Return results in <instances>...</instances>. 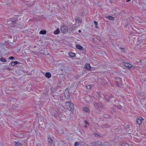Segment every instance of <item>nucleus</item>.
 Masks as SVG:
<instances>
[{
	"instance_id": "f257e3e1",
	"label": "nucleus",
	"mask_w": 146,
	"mask_h": 146,
	"mask_svg": "<svg viewBox=\"0 0 146 146\" xmlns=\"http://www.w3.org/2000/svg\"><path fill=\"white\" fill-rule=\"evenodd\" d=\"M65 108L66 109L71 111H73L74 110V106L73 104L69 102H65Z\"/></svg>"
},
{
	"instance_id": "f03ea898",
	"label": "nucleus",
	"mask_w": 146,
	"mask_h": 146,
	"mask_svg": "<svg viewBox=\"0 0 146 146\" xmlns=\"http://www.w3.org/2000/svg\"><path fill=\"white\" fill-rule=\"evenodd\" d=\"M61 30L62 32L64 33H66L68 32V29L64 25L61 26Z\"/></svg>"
},
{
	"instance_id": "7ed1b4c3",
	"label": "nucleus",
	"mask_w": 146,
	"mask_h": 146,
	"mask_svg": "<svg viewBox=\"0 0 146 146\" xmlns=\"http://www.w3.org/2000/svg\"><path fill=\"white\" fill-rule=\"evenodd\" d=\"M143 121V119L142 117H140L137 119V124L140 125H142Z\"/></svg>"
},
{
	"instance_id": "20e7f679",
	"label": "nucleus",
	"mask_w": 146,
	"mask_h": 146,
	"mask_svg": "<svg viewBox=\"0 0 146 146\" xmlns=\"http://www.w3.org/2000/svg\"><path fill=\"white\" fill-rule=\"evenodd\" d=\"M124 66L127 68L130 69L133 66L131 64L127 63H125L124 64Z\"/></svg>"
},
{
	"instance_id": "39448f33",
	"label": "nucleus",
	"mask_w": 146,
	"mask_h": 146,
	"mask_svg": "<svg viewBox=\"0 0 146 146\" xmlns=\"http://www.w3.org/2000/svg\"><path fill=\"white\" fill-rule=\"evenodd\" d=\"M91 67L90 65L88 63L86 64L85 65V68L88 70L92 71L91 70Z\"/></svg>"
},
{
	"instance_id": "423d86ee",
	"label": "nucleus",
	"mask_w": 146,
	"mask_h": 146,
	"mask_svg": "<svg viewBox=\"0 0 146 146\" xmlns=\"http://www.w3.org/2000/svg\"><path fill=\"white\" fill-rule=\"evenodd\" d=\"M76 48L80 50H84V48L80 44H77L76 46Z\"/></svg>"
},
{
	"instance_id": "0eeeda50",
	"label": "nucleus",
	"mask_w": 146,
	"mask_h": 146,
	"mask_svg": "<svg viewBox=\"0 0 146 146\" xmlns=\"http://www.w3.org/2000/svg\"><path fill=\"white\" fill-rule=\"evenodd\" d=\"M47 141L49 145H52V141L51 138H50L49 136L47 137Z\"/></svg>"
},
{
	"instance_id": "6e6552de",
	"label": "nucleus",
	"mask_w": 146,
	"mask_h": 146,
	"mask_svg": "<svg viewBox=\"0 0 146 146\" xmlns=\"http://www.w3.org/2000/svg\"><path fill=\"white\" fill-rule=\"evenodd\" d=\"M21 64L20 62H18L17 61L12 62L11 63V65L12 66H14L17 64Z\"/></svg>"
},
{
	"instance_id": "1a4fd4ad",
	"label": "nucleus",
	"mask_w": 146,
	"mask_h": 146,
	"mask_svg": "<svg viewBox=\"0 0 146 146\" xmlns=\"http://www.w3.org/2000/svg\"><path fill=\"white\" fill-rule=\"evenodd\" d=\"M60 32V30L59 28H57L54 31L53 33L55 35H56L59 34Z\"/></svg>"
},
{
	"instance_id": "9d476101",
	"label": "nucleus",
	"mask_w": 146,
	"mask_h": 146,
	"mask_svg": "<svg viewBox=\"0 0 146 146\" xmlns=\"http://www.w3.org/2000/svg\"><path fill=\"white\" fill-rule=\"evenodd\" d=\"M45 76L48 78H49L51 77V75L50 72H46L45 73Z\"/></svg>"
},
{
	"instance_id": "9b49d317",
	"label": "nucleus",
	"mask_w": 146,
	"mask_h": 146,
	"mask_svg": "<svg viewBox=\"0 0 146 146\" xmlns=\"http://www.w3.org/2000/svg\"><path fill=\"white\" fill-rule=\"evenodd\" d=\"M91 98L90 96L86 97V101L87 103H89L91 102Z\"/></svg>"
},
{
	"instance_id": "f8f14e48",
	"label": "nucleus",
	"mask_w": 146,
	"mask_h": 146,
	"mask_svg": "<svg viewBox=\"0 0 146 146\" xmlns=\"http://www.w3.org/2000/svg\"><path fill=\"white\" fill-rule=\"evenodd\" d=\"M14 143L16 146H21V143L19 141H15Z\"/></svg>"
},
{
	"instance_id": "ddd939ff",
	"label": "nucleus",
	"mask_w": 146,
	"mask_h": 146,
	"mask_svg": "<svg viewBox=\"0 0 146 146\" xmlns=\"http://www.w3.org/2000/svg\"><path fill=\"white\" fill-rule=\"evenodd\" d=\"M68 55L72 57H75L76 56V54L75 53L72 52L69 53Z\"/></svg>"
},
{
	"instance_id": "4468645a",
	"label": "nucleus",
	"mask_w": 146,
	"mask_h": 146,
	"mask_svg": "<svg viewBox=\"0 0 146 146\" xmlns=\"http://www.w3.org/2000/svg\"><path fill=\"white\" fill-rule=\"evenodd\" d=\"M95 106L97 108L100 109L101 108V105L100 104L98 103L96 104L95 105Z\"/></svg>"
},
{
	"instance_id": "2eb2a0df",
	"label": "nucleus",
	"mask_w": 146,
	"mask_h": 146,
	"mask_svg": "<svg viewBox=\"0 0 146 146\" xmlns=\"http://www.w3.org/2000/svg\"><path fill=\"white\" fill-rule=\"evenodd\" d=\"M106 18L108 19L111 20H114V18L113 17L111 16H107L106 17Z\"/></svg>"
},
{
	"instance_id": "dca6fc26",
	"label": "nucleus",
	"mask_w": 146,
	"mask_h": 146,
	"mask_svg": "<svg viewBox=\"0 0 146 146\" xmlns=\"http://www.w3.org/2000/svg\"><path fill=\"white\" fill-rule=\"evenodd\" d=\"M46 32L45 30H41L39 32V34L42 35H44L46 33Z\"/></svg>"
},
{
	"instance_id": "f3484780",
	"label": "nucleus",
	"mask_w": 146,
	"mask_h": 146,
	"mask_svg": "<svg viewBox=\"0 0 146 146\" xmlns=\"http://www.w3.org/2000/svg\"><path fill=\"white\" fill-rule=\"evenodd\" d=\"M0 61L3 62H7L6 60L3 58H0Z\"/></svg>"
},
{
	"instance_id": "a211bd4d",
	"label": "nucleus",
	"mask_w": 146,
	"mask_h": 146,
	"mask_svg": "<svg viewBox=\"0 0 146 146\" xmlns=\"http://www.w3.org/2000/svg\"><path fill=\"white\" fill-rule=\"evenodd\" d=\"M84 110L86 112L89 113L90 112L89 110L86 107H84Z\"/></svg>"
},
{
	"instance_id": "6ab92c4d",
	"label": "nucleus",
	"mask_w": 146,
	"mask_h": 146,
	"mask_svg": "<svg viewBox=\"0 0 146 146\" xmlns=\"http://www.w3.org/2000/svg\"><path fill=\"white\" fill-rule=\"evenodd\" d=\"M94 22L95 25H96L95 26L96 28H97V29L99 27L98 26V23H97V22L96 21H94Z\"/></svg>"
},
{
	"instance_id": "aec40b11",
	"label": "nucleus",
	"mask_w": 146,
	"mask_h": 146,
	"mask_svg": "<svg viewBox=\"0 0 146 146\" xmlns=\"http://www.w3.org/2000/svg\"><path fill=\"white\" fill-rule=\"evenodd\" d=\"M86 87L88 89H91L92 88V86L90 85H87L86 86Z\"/></svg>"
},
{
	"instance_id": "412c9836",
	"label": "nucleus",
	"mask_w": 146,
	"mask_h": 146,
	"mask_svg": "<svg viewBox=\"0 0 146 146\" xmlns=\"http://www.w3.org/2000/svg\"><path fill=\"white\" fill-rule=\"evenodd\" d=\"M78 145H79V144L78 142H75V143H74L75 146H78Z\"/></svg>"
},
{
	"instance_id": "4be33fe9",
	"label": "nucleus",
	"mask_w": 146,
	"mask_h": 146,
	"mask_svg": "<svg viewBox=\"0 0 146 146\" xmlns=\"http://www.w3.org/2000/svg\"><path fill=\"white\" fill-rule=\"evenodd\" d=\"M14 58L13 56H10L9 58V59H13Z\"/></svg>"
},
{
	"instance_id": "5701e85b",
	"label": "nucleus",
	"mask_w": 146,
	"mask_h": 146,
	"mask_svg": "<svg viewBox=\"0 0 146 146\" xmlns=\"http://www.w3.org/2000/svg\"><path fill=\"white\" fill-rule=\"evenodd\" d=\"M6 70H8L9 71L11 70V69L9 67H7V68H6Z\"/></svg>"
},
{
	"instance_id": "b1692460",
	"label": "nucleus",
	"mask_w": 146,
	"mask_h": 146,
	"mask_svg": "<svg viewBox=\"0 0 146 146\" xmlns=\"http://www.w3.org/2000/svg\"><path fill=\"white\" fill-rule=\"evenodd\" d=\"M85 122L87 124H88V125H89V124L88 123V122L87 121H85Z\"/></svg>"
},
{
	"instance_id": "393cba45",
	"label": "nucleus",
	"mask_w": 146,
	"mask_h": 146,
	"mask_svg": "<svg viewBox=\"0 0 146 146\" xmlns=\"http://www.w3.org/2000/svg\"><path fill=\"white\" fill-rule=\"evenodd\" d=\"M131 0H126V1L128 2H129Z\"/></svg>"
},
{
	"instance_id": "a878e982",
	"label": "nucleus",
	"mask_w": 146,
	"mask_h": 146,
	"mask_svg": "<svg viewBox=\"0 0 146 146\" xmlns=\"http://www.w3.org/2000/svg\"><path fill=\"white\" fill-rule=\"evenodd\" d=\"M78 32H79V33H80V32H81V30H78Z\"/></svg>"
},
{
	"instance_id": "bb28decb",
	"label": "nucleus",
	"mask_w": 146,
	"mask_h": 146,
	"mask_svg": "<svg viewBox=\"0 0 146 146\" xmlns=\"http://www.w3.org/2000/svg\"><path fill=\"white\" fill-rule=\"evenodd\" d=\"M118 79L121 80V78H119Z\"/></svg>"
}]
</instances>
